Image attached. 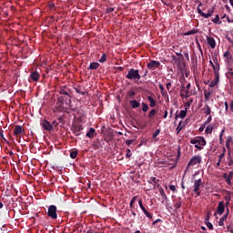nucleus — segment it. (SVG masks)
I'll return each mask as SVG.
<instances>
[{"mask_svg": "<svg viewBox=\"0 0 233 233\" xmlns=\"http://www.w3.org/2000/svg\"><path fill=\"white\" fill-rule=\"evenodd\" d=\"M158 87L160 88V92L165 91V86H163V85L159 84Z\"/></svg>", "mask_w": 233, "mask_h": 233, "instance_id": "60", "label": "nucleus"}, {"mask_svg": "<svg viewBox=\"0 0 233 233\" xmlns=\"http://www.w3.org/2000/svg\"><path fill=\"white\" fill-rule=\"evenodd\" d=\"M40 125L44 130H46L47 132H52V130H54V126H52L48 120H42Z\"/></svg>", "mask_w": 233, "mask_h": 233, "instance_id": "7", "label": "nucleus"}, {"mask_svg": "<svg viewBox=\"0 0 233 233\" xmlns=\"http://www.w3.org/2000/svg\"><path fill=\"white\" fill-rule=\"evenodd\" d=\"M210 96H212V90L209 89L208 91H204V97L206 101H208L210 99Z\"/></svg>", "mask_w": 233, "mask_h": 233, "instance_id": "21", "label": "nucleus"}, {"mask_svg": "<svg viewBox=\"0 0 233 233\" xmlns=\"http://www.w3.org/2000/svg\"><path fill=\"white\" fill-rule=\"evenodd\" d=\"M212 68L214 70V74L218 76V74H219V65L218 63L216 65L212 64Z\"/></svg>", "mask_w": 233, "mask_h": 233, "instance_id": "26", "label": "nucleus"}, {"mask_svg": "<svg viewBox=\"0 0 233 233\" xmlns=\"http://www.w3.org/2000/svg\"><path fill=\"white\" fill-rule=\"evenodd\" d=\"M217 212L218 214H219V216H221L225 212V202L220 201L218 203V206L217 208Z\"/></svg>", "mask_w": 233, "mask_h": 233, "instance_id": "13", "label": "nucleus"}, {"mask_svg": "<svg viewBox=\"0 0 233 233\" xmlns=\"http://www.w3.org/2000/svg\"><path fill=\"white\" fill-rule=\"evenodd\" d=\"M98 61L99 63H105L106 61V54L104 53Z\"/></svg>", "mask_w": 233, "mask_h": 233, "instance_id": "40", "label": "nucleus"}, {"mask_svg": "<svg viewBox=\"0 0 233 233\" xmlns=\"http://www.w3.org/2000/svg\"><path fill=\"white\" fill-rule=\"evenodd\" d=\"M232 180V172L228 175V177L226 179V182L228 183V185H230Z\"/></svg>", "mask_w": 233, "mask_h": 233, "instance_id": "44", "label": "nucleus"}, {"mask_svg": "<svg viewBox=\"0 0 233 233\" xmlns=\"http://www.w3.org/2000/svg\"><path fill=\"white\" fill-rule=\"evenodd\" d=\"M159 194L160 196H162V198L164 199H168V197H167V193H165V190L163 189V187H160L159 188Z\"/></svg>", "mask_w": 233, "mask_h": 233, "instance_id": "30", "label": "nucleus"}, {"mask_svg": "<svg viewBox=\"0 0 233 233\" xmlns=\"http://www.w3.org/2000/svg\"><path fill=\"white\" fill-rule=\"evenodd\" d=\"M169 189H170L172 192H176V186H174V185H169Z\"/></svg>", "mask_w": 233, "mask_h": 233, "instance_id": "58", "label": "nucleus"}, {"mask_svg": "<svg viewBox=\"0 0 233 233\" xmlns=\"http://www.w3.org/2000/svg\"><path fill=\"white\" fill-rule=\"evenodd\" d=\"M148 183H150L152 185V183L154 184V187H156V185H157V183H159V179L156 178V177H151L149 178Z\"/></svg>", "mask_w": 233, "mask_h": 233, "instance_id": "25", "label": "nucleus"}, {"mask_svg": "<svg viewBox=\"0 0 233 233\" xmlns=\"http://www.w3.org/2000/svg\"><path fill=\"white\" fill-rule=\"evenodd\" d=\"M186 88H187L186 94H188V90H190V84H187Z\"/></svg>", "mask_w": 233, "mask_h": 233, "instance_id": "62", "label": "nucleus"}, {"mask_svg": "<svg viewBox=\"0 0 233 233\" xmlns=\"http://www.w3.org/2000/svg\"><path fill=\"white\" fill-rule=\"evenodd\" d=\"M224 105L226 112L228 111V102H225Z\"/></svg>", "mask_w": 233, "mask_h": 233, "instance_id": "61", "label": "nucleus"}, {"mask_svg": "<svg viewBox=\"0 0 233 233\" xmlns=\"http://www.w3.org/2000/svg\"><path fill=\"white\" fill-rule=\"evenodd\" d=\"M178 117H180V119H185L187 117V109L181 110L179 112Z\"/></svg>", "mask_w": 233, "mask_h": 233, "instance_id": "29", "label": "nucleus"}, {"mask_svg": "<svg viewBox=\"0 0 233 233\" xmlns=\"http://www.w3.org/2000/svg\"><path fill=\"white\" fill-rule=\"evenodd\" d=\"M47 216L48 218H51V219L57 218V207H56V205L49 206L47 209Z\"/></svg>", "mask_w": 233, "mask_h": 233, "instance_id": "5", "label": "nucleus"}, {"mask_svg": "<svg viewBox=\"0 0 233 233\" xmlns=\"http://www.w3.org/2000/svg\"><path fill=\"white\" fill-rule=\"evenodd\" d=\"M156 116V109H152L149 114H148V117H153Z\"/></svg>", "mask_w": 233, "mask_h": 233, "instance_id": "48", "label": "nucleus"}, {"mask_svg": "<svg viewBox=\"0 0 233 233\" xmlns=\"http://www.w3.org/2000/svg\"><path fill=\"white\" fill-rule=\"evenodd\" d=\"M228 218V209L227 210V213L219 219L218 226L223 227L225 225V221Z\"/></svg>", "mask_w": 233, "mask_h": 233, "instance_id": "16", "label": "nucleus"}, {"mask_svg": "<svg viewBox=\"0 0 233 233\" xmlns=\"http://www.w3.org/2000/svg\"><path fill=\"white\" fill-rule=\"evenodd\" d=\"M184 56L186 57V59L188 61V59H190L189 56H188V52L184 53Z\"/></svg>", "mask_w": 233, "mask_h": 233, "instance_id": "63", "label": "nucleus"}, {"mask_svg": "<svg viewBox=\"0 0 233 233\" xmlns=\"http://www.w3.org/2000/svg\"><path fill=\"white\" fill-rule=\"evenodd\" d=\"M207 227H208V228H209V230H214V226L212 225V223L208 222Z\"/></svg>", "mask_w": 233, "mask_h": 233, "instance_id": "55", "label": "nucleus"}, {"mask_svg": "<svg viewBox=\"0 0 233 233\" xmlns=\"http://www.w3.org/2000/svg\"><path fill=\"white\" fill-rule=\"evenodd\" d=\"M138 205L142 210V212H145L147 210V208H145V206H143V200L139 199L138 200Z\"/></svg>", "mask_w": 233, "mask_h": 233, "instance_id": "37", "label": "nucleus"}, {"mask_svg": "<svg viewBox=\"0 0 233 233\" xmlns=\"http://www.w3.org/2000/svg\"><path fill=\"white\" fill-rule=\"evenodd\" d=\"M129 105L131 106V108H138L139 102H137V100H130Z\"/></svg>", "mask_w": 233, "mask_h": 233, "instance_id": "24", "label": "nucleus"}, {"mask_svg": "<svg viewBox=\"0 0 233 233\" xmlns=\"http://www.w3.org/2000/svg\"><path fill=\"white\" fill-rule=\"evenodd\" d=\"M199 5L197 7V10H198V14H199L201 15V17H204L205 15V13L201 10V8H199V6H201L203 4L201 2H198Z\"/></svg>", "mask_w": 233, "mask_h": 233, "instance_id": "31", "label": "nucleus"}, {"mask_svg": "<svg viewBox=\"0 0 233 233\" xmlns=\"http://www.w3.org/2000/svg\"><path fill=\"white\" fill-rule=\"evenodd\" d=\"M190 144L195 145V147L198 148V150H203V147L207 145V141L203 137H196L190 140Z\"/></svg>", "mask_w": 233, "mask_h": 233, "instance_id": "1", "label": "nucleus"}, {"mask_svg": "<svg viewBox=\"0 0 233 233\" xmlns=\"http://www.w3.org/2000/svg\"><path fill=\"white\" fill-rule=\"evenodd\" d=\"M57 99L62 103H64V105L66 106L65 107L66 110H68V108H73L72 99L70 95L58 96Z\"/></svg>", "mask_w": 233, "mask_h": 233, "instance_id": "3", "label": "nucleus"}, {"mask_svg": "<svg viewBox=\"0 0 233 233\" xmlns=\"http://www.w3.org/2000/svg\"><path fill=\"white\" fill-rule=\"evenodd\" d=\"M128 97H131V99H134V96H136V91H129L127 93Z\"/></svg>", "mask_w": 233, "mask_h": 233, "instance_id": "46", "label": "nucleus"}, {"mask_svg": "<svg viewBox=\"0 0 233 233\" xmlns=\"http://www.w3.org/2000/svg\"><path fill=\"white\" fill-rule=\"evenodd\" d=\"M99 68V63L97 62H92L90 65H89V70H97Z\"/></svg>", "mask_w": 233, "mask_h": 233, "instance_id": "19", "label": "nucleus"}, {"mask_svg": "<svg viewBox=\"0 0 233 233\" xmlns=\"http://www.w3.org/2000/svg\"><path fill=\"white\" fill-rule=\"evenodd\" d=\"M142 110L143 112H148V105H147L145 102L142 103Z\"/></svg>", "mask_w": 233, "mask_h": 233, "instance_id": "39", "label": "nucleus"}, {"mask_svg": "<svg viewBox=\"0 0 233 233\" xmlns=\"http://www.w3.org/2000/svg\"><path fill=\"white\" fill-rule=\"evenodd\" d=\"M224 157H225V149L223 153L218 156V161H221V159H223Z\"/></svg>", "mask_w": 233, "mask_h": 233, "instance_id": "57", "label": "nucleus"}, {"mask_svg": "<svg viewBox=\"0 0 233 233\" xmlns=\"http://www.w3.org/2000/svg\"><path fill=\"white\" fill-rule=\"evenodd\" d=\"M211 21L215 23V25H218V23L221 24V22H219V15H216L215 18H212Z\"/></svg>", "mask_w": 233, "mask_h": 233, "instance_id": "34", "label": "nucleus"}, {"mask_svg": "<svg viewBox=\"0 0 233 233\" xmlns=\"http://www.w3.org/2000/svg\"><path fill=\"white\" fill-rule=\"evenodd\" d=\"M224 57H227L228 59H232V56L230 55V52L227 51L224 54Z\"/></svg>", "mask_w": 233, "mask_h": 233, "instance_id": "49", "label": "nucleus"}, {"mask_svg": "<svg viewBox=\"0 0 233 233\" xmlns=\"http://www.w3.org/2000/svg\"><path fill=\"white\" fill-rule=\"evenodd\" d=\"M39 77H41V75H39V73L37 71H34L31 73V75L29 76V81L37 82V81H39Z\"/></svg>", "mask_w": 233, "mask_h": 233, "instance_id": "11", "label": "nucleus"}, {"mask_svg": "<svg viewBox=\"0 0 233 233\" xmlns=\"http://www.w3.org/2000/svg\"><path fill=\"white\" fill-rule=\"evenodd\" d=\"M216 85H218V81L213 80V81L210 82L209 87H210V88H214V86H216Z\"/></svg>", "mask_w": 233, "mask_h": 233, "instance_id": "47", "label": "nucleus"}, {"mask_svg": "<svg viewBox=\"0 0 233 233\" xmlns=\"http://www.w3.org/2000/svg\"><path fill=\"white\" fill-rule=\"evenodd\" d=\"M201 185H203V180L201 178L196 179L194 181V186H193V192L197 194V196H201Z\"/></svg>", "mask_w": 233, "mask_h": 233, "instance_id": "4", "label": "nucleus"}, {"mask_svg": "<svg viewBox=\"0 0 233 233\" xmlns=\"http://www.w3.org/2000/svg\"><path fill=\"white\" fill-rule=\"evenodd\" d=\"M94 136H96V129L94 127H90L88 132L86 134V137L92 139V137H94Z\"/></svg>", "mask_w": 233, "mask_h": 233, "instance_id": "17", "label": "nucleus"}, {"mask_svg": "<svg viewBox=\"0 0 233 233\" xmlns=\"http://www.w3.org/2000/svg\"><path fill=\"white\" fill-rule=\"evenodd\" d=\"M160 92H161L162 97H168V93L167 92V90L160 91Z\"/></svg>", "mask_w": 233, "mask_h": 233, "instance_id": "52", "label": "nucleus"}, {"mask_svg": "<svg viewBox=\"0 0 233 233\" xmlns=\"http://www.w3.org/2000/svg\"><path fill=\"white\" fill-rule=\"evenodd\" d=\"M57 125H58V123H57L56 120H54V121L52 122V127H57Z\"/></svg>", "mask_w": 233, "mask_h": 233, "instance_id": "64", "label": "nucleus"}, {"mask_svg": "<svg viewBox=\"0 0 233 233\" xmlns=\"http://www.w3.org/2000/svg\"><path fill=\"white\" fill-rule=\"evenodd\" d=\"M83 130V126L81 124H73L71 127V131L74 136H81V131Z\"/></svg>", "mask_w": 233, "mask_h": 233, "instance_id": "6", "label": "nucleus"}, {"mask_svg": "<svg viewBox=\"0 0 233 233\" xmlns=\"http://www.w3.org/2000/svg\"><path fill=\"white\" fill-rule=\"evenodd\" d=\"M159 66H161V63L156 60H150L147 64V68H149V70H156V68H159Z\"/></svg>", "mask_w": 233, "mask_h": 233, "instance_id": "10", "label": "nucleus"}, {"mask_svg": "<svg viewBox=\"0 0 233 233\" xmlns=\"http://www.w3.org/2000/svg\"><path fill=\"white\" fill-rule=\"evenodd\" d=\"M75 91L76 94H80L81 96H85V91H81V87H75Z\"/></svg>", "mask_w": 233, "mask_h": 233, "instance_id": "42", "label": "nucleus"}, {"mask_svg": "<svg viewBox=\"0 0 233 233\" xmlns=\"http://www.w3.org/2000/svg\"><path fill=\"white\" fill-rule=\"evenodd\" d=\"M159 134H161V129H157L154 133H153V139H156L157 136H159Z\"/></svg>", "mask_w": 233, "mask_h": 233, "instance_id": "41", "label": "nucleus"}, {"mask_svg": "<svg viewBox=\"0 0 233 233\" xmlns=\"http://www.w3.org/2000/svg\"><path fill=\"white\" fill-rule=\"evenodd\" d=\"M193 101H194L193 99H190V100H188L187 102H186L184 104V106H185L186 110H188V108H190V105H192Z\"/></svg>", "mask_w": 233, "mask_h": 233, "instance_id": "32", "label": "nucleus"}, {"mask_svg": "<svg viewBox=\"0 0 233 233\" xmlns=\"http://www.w3.org/2000/svg\"><path fill=\"white\" fill-rule=\"evenodd\" d=\"M214 10H216V7L213 6L211 9L208 10V14L204 13V18L208 19V17H212L213 14H214Z\"/></svg>", "mask_w": 233, "mask_h": 233, "instance_id": "18", "label": "nucleus"}, {"mask_svg": "<svg viewBox=\"0 0 233 233\" xmlns=\"http://www.w3.org/2000/svg\"><path fill=\"white\" fill-rule=\"evenodd\" d=\"M181 205H182L181 201H177V202L175 203V208H181Z\"/></svg>", "mask_w": 233, "mask_h": 233, "instance_id": "53", "label": "nucleus"}, {"mask_svg": "<svg viewBox=\"0 0 233 233\" xmlns=\"http://www.w3.org/2000/svg\"><path fill=\"white\" fill-rule=\"evenodd\" d=\"M212 121V116H209L208 119L204 122V125H208Z\"/></svg>", "mask_w": 233, "mask_h": 233, "instance_id": "54", "label": "nucleus"}, {"mask_svg": "<svg viewBox=\"0 0 233 233\" xmlns=\"http://www.w3.org/2000/svg\"><path fill=\"white\" fill-rule=\"evenodd\" d=\"M143 213L148 218V219H152V214H150L148 210L146 209L145 211H143Z\"/></svg>", "mask_w": 233, "mask_h": 233, "instance_id": "43", "label": "nucleus"}, {"mask_svg": "<svg viewBox=\"0 0 233 233\" xmlns=\"http://www.w3.org/2000/svg\"><path fill=\"white\" fill-rule=\"evenodd\" d=\"M126 157H132V151H130V149H127Z\"/></svg>", "mask_w": 233, "mask_h": 233, "instance_id": "51", "label": "nucleus"}, {"mask_svg": "<svg viewBox=\"0 0 233 233\" xmlns=\"http://www.w3.org/2000/svg\"><path fill=\"white\" fill-rule=\"evenodd\" d=\"M147 100L149 101L150 108H154L156 106V100L152 96H147Z\"/></svg>", "mask_w": 233, "mask_h": 233, "instance_id": "23", "label": "nucleus"}, {"mask_svg": "<svg viewBox=\"0 0 233 233\" xmlns=\"http://www.w3.org/2000/svg\"><path fill=\"white\" fill-rule=\"evenodd\" d=\"M194 34H199V29H192L190 31H187L184 33V35H194Z\"/></svg>", "mask_w": 233, "mask_h": 233, "instance_id": "20", "label": "nucleus"}, {"mask_svg": "<svg viewBox=\"0 0 233 233\" xmlns=\"http://www.w3.org/2000/svg\"><path fill=\"white\" fill-rule=\"evenodd\" d=\"M112 12H114V7H107L106 9V14H112Z\"/></svg>", "mask_w": 233, "mask_h": 233, "instance_id": "50", "label": "nucleus"}, {"mask_svg": "<svg viewBox=\"0 0 233 233\" xmlns=\"http://www.w3.org/2000/svg\"><path fill=\"white\" fill-rule=\"evenodd\" d=\"M206 116H210V114H212V109L210 108V106L206 105L203 108Z\"/></svg>", "mask_w": 233, "mask_h": 233, "instance_id": "22", "label": "nucleus"}, {"mask_svg": "<svg viewBox=\"0 0 233 233\" xmlns=\"http://www.w3.org/2000/svg\"><path fill=\"white\" fill-rule=\"evenodd\" d=\"M13 134L14 136H15V137H19V136H23V134H25V129L23 128V126L15 125Z\"/></svg>", "mask_w": 233, "mask_h": 233, "instance_id": "9", "label": "nucleus"}, {"mask_svg": "<svg viewBox=\"0 0 233 233\" xmlns=\"http://www.w3.org/2000/svg\"><path fill=\"white\" fill-rule=\"evenodd\" d=\"M56 108L57 112H63L64 108H66V106H65V103L59 101V99L57 98V102L56 103Z\"/></svg>", "mask_w": 233, "mask_h": 233, "instance_id": "12", "label": "nucleus"}, {"mask_svg": "<svg viewBox=\"0 0 233 233\" xmlns=\"http://www.w3.org/2000/svg\"><path fill=\"white\" fill-rule=\"evenodd\" d=\"M70 157H71V159H76V157H77V150L71 151Z\"/></svg>", "mask_w": 233, "mask_h": 233, "instance_id": "33", "label": "nucleus"}, {"mask_svg": "<svg viewBox=\"0 0 233 233\" xmlns=\"http://www.w3.org/2000/svg\"><path fill=\"white\" fill-rule=\"evenodd\" d=\"M176 56H177V57H179L180 59H185V58L183 57V54H181V53L176 52Z\"/></svg>", "mask_w": 233, "mask_h": 233, "instance_id": "59", "label": "nucleus"}, {"mask_svg": "<svg viewBox=\"0 0 233 233\" xmlns=\"http://www.w3.org/2000/svg\"><path fill=\"white\" fill-rule=\"evenodd\" d=\"M181 123H183V121H180L176 131H177V134H179V132H181L183 130V126H181Z\"/></svg>", "mask_w": 233, "mask_h": 233, "instance_id": "36", "label": "nucleus"}, {"mask_svg": "<svg viewBox=\"0 0 233 233\" xmlns=\"http://www.w3.org/2000/svg\"><path fill=\"white\" fill-rule=\"evenodd\" d=\"M206 39L210 48H216V39H214V37L206 36Z\"/></svg>", "mask_w": 233, "mask_h": 233, "instance_id": "14", "label": "nucleus"}, {"mask_svg": "<svg viewBox=\"0 0 233 233\" xmlns=\"http://www.w3.org/2000/svg\"><path fill=\"white\" fill-rule=\"evenodd\" d=\"M198 163H201V156L199 155L191 157V159L187 163V167H194V165H198Z\"/></svg>", "mask_w": 233, "mask_h": 233, "instance_id": "8", "label": "nucleus"}, {"mask_svg": "<svg viewBox=\"0 0 233 233\" xmlns=\"http://www.w3.org/2000/svg\"><path fill=\"white\" fill-rule=\"evenodd\" d=\"M214 130V126L212 125H208L207 127H206V134H212V131Z\"/></svg>", "mask_w": 233, "mask_h": 233, "instance_id": "28", "label": "nucleus"}, {"mask_svg": "<svg viewBox=\"0 0 233 233\" xmlns=\"http://www.w3.org/2000/svg\"><path fill=\"white\" fill-rule=\"evenodd\" d=\"M171 57L175 65H177V66H181V63H183V58H179V56H176L174 55H172Z\"/></svg>", "mask_w": 233, "mask_h": 233, "instance_id": "15", "label": "nucleus"}, {"mask_svg": "<svg viewBox=\"0 0 233 233\" xmlns=\"http://www.w3.org/2000/svg\"><path fill=\"white\" fill-rule=\"evenodd\" d=\"M136 199H137V197H133V198L130 200V203H129L130 208H134V204L136 203Z\"/></svg>", "mask_w": 233, "mask_h": 233, "instance_id": "35", "label": "nucleus"}, {"mask_svg": "<svg viewBox=\"0 0 233 233\" xmlns=\"http://www.w3.org/2000/svg\"><path fill=\"white\" fill-rule=\"evenodd\" d=\"M127 79H129L130 81H139L141 79V75L139 74V70L130 68L127 71V75L126 76Z\"/></svg>", "mask_w": 233, "mask_h": 233, "instance_id": "2", "label": "nucleus"}, {"mask_svg": "<svg viewBox=\"0 0 233 233\" xmlns=\"http://www.w3.org/2000/svg\"><path fill=\"white\" fill-rule=\"evenodd\" d=\"M132 143H134V139L126 140V145H127V147H130Z\"/></svg>", "mask_w": 233, "mask_h": 233, "instance_id": "56", "label": "nucleus"}, {"mask_svg": "<svg viewBox=\"0 0 233 233\" xmlns=\"http://www.w3.org/2000/svg\"><path fill=\"white\" fill-rule=\"evenodd\" d=\"M59 96H70V92L65 88H61L59 91Z\"/></svg>", "mask_w": 233, "mask_h": 233, "instance_id": "27", "label": "nucleus"}, {"mask_svg": "<svg viewBox=\"0 0 233 233\" xmlns=\"http://www.w3.org/2000/svg\"><path fill=\"white\" fill-rule=\"evenodd\" d=\"M172 87V83L171 82H168L167 85H166V88L167 90V92L169 94H172V90H170V88Z\"/></svg>", "mask_w": 233, "mask_h": 233, "instance_id": "38", "label": "nucleus"}, {"mask_svg": "<svg viewBox=\"0 0 233 233\" xmlns=\"http://www.w3.org/2000/svg\"><path fill=\"white\" fill-rule=\"evenodd\" d=\"M0 139H4L6 141V138L5 137V131L0 128Z\"/></svg>", "mask_w": 233, "mask_h": 233, "instance_id": "45", "label": "nucleus"}]
</instances>
